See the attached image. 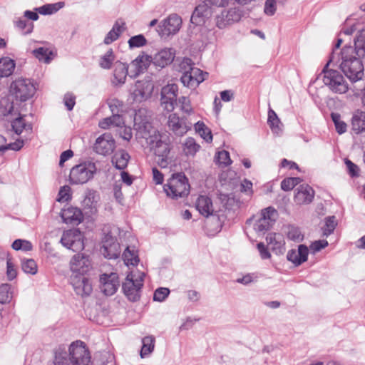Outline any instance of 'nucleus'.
Instances as JSON below:
<instances>
[{"mask_svg":"<svg viewBox=\"0 0 365 365\" xmlns=\"http://www.w3.org/2000/svg\"><path fill=\"white\" fill-rule=\"evenodd\" d=\"M153 148L158 164L161 168H166L168 165V155L170 153L169 145L162 140H158Z\"/></svg>","mask_w":365,"mask_h":365,"instance_id":"nucleus-23","label":"nucleus"},{"mask_svg":"<svg viewBox=\"0 0 365 365\" xmlns=\"http://www.w3.org/2000/svg\"><path fill=\"white\" fill-rule=\"evenodd\" d=\"M61 217L63 222L76 225L80 224L83 219L81 210L73 206L63 208L61 212Z\"/></svg>","mask_w":365,"mask_h":365,"instance_id":"nucleus-22","label":"nucleus"},{"mask_svg":"<svg viewBox=\"0 0 365 365\" xmlns=\"http://www.w3.org/2000/svg\"><path fill=\"white\" fill-rule=\"evenodd\" d=\"M309 254L308 247L304 245H300L298 250H291L287 252V258L295 266H299L307 260Z\"/></svg>","mask_w":365,"mask_h":365,"instance_id":"nucleus-27","label":"nucleus"},{"mask_svg":"<svg viewBox=\"0 0 365 365\" xmlns=\"http://www.w3.org/2000/svg\"><path fill=\"white\" fill-rule=\"evenodd\" d=\"M129 159V154L123 150H120L113 156L112 163L117 169L123 170L127 167Z\"/></svg>","mask_w":365,"mask_h":365,"instance_id":"nucleus-31","label":"nucleus"},{"mask_svg":"<svg viewBox=\"0 0 365 365\" xmlns=\"http://www.w3.org/2000/svg\"><path fill=\"white\" fill-rule=\"evenodd\" d=\"M115 149V141L109 133H105L98 137L93 145L94 151L103 156L110 155Z\"/></svg>","mask_w":365,"mask_h":365,"instance_id":"nucleus-14","label":"nucleus"},{"mask_svg":"<svg viewBox=\"0 0 365 365\" xmlns=\"http://www.w3.org/2000/svg\"><path fill=\"white\" fill-rule=\"evenodd\" d=\"M193 122L187 118H180L177 113H171L168 118L167 125L175 135L182 136L192 127Z\"/></svg>","mask_w":365,"mask_h":365,"instance_id":"nucleus-13","label":"nucleus"},{"mask_svg":"<svg viewBox=\"0 0 365 365\" xmlns=\"http://www.w3.org/2000/svg\"><path fill=\"white\" fill-rule=\"evenodd\" d=\"M70 267L72 274L85 275L91 267V262L88 256L83 254H77L72 257L70 262Z\"/></svg>","mask_w":365,"mask_h":365,"instance_id":"nucleus-21","label":"nucleus"},{"mask_svg":"<svg viewBox=\"0 0 365 365\" xmlns=\"http://www.w3.org/2000/svg\"><path fill=\"white\" fill-rule=\"evenodd\" d=\"M195 206L199 212L205 217H208L214 213L212 200L206 195H200L196 200Z\"/></svg>","mask_w":365,"mask_h":365,"instance_id":"nucleus-29","label":"nucleus"},{"mask_svg":"<svg viewBox=\"0 0 365 365\" xmlns=\"http://www.w3.org/2000/svg\"><path fill=\"white\" fill-rule=\"evenodd\" d=\"M36 88L29 79L19 78L15 80L10 86V92L16 100L24 102L31 98Z\"/></svg>","mask_w":365,"mask_h":365,"instance_id":"nucleus-6","label":"nucleus"},{"mask_svg":"<svg viewBox=\"0 0 365 365\" xmlns=\"http://www.w3.org/2000/svg\"><path fill=\"white\" fill-rule=\"evenodd\" d=\"M163 188L167 195L172 198L182 197L190 192L188 180L182 173L173 174Z\"/></svg>","mask_w":365,"mask_h":365,"instance_id":"nucleus-3","label":"nucleus"},{"mask_svg":"<svg viewBox=\"0 0 365 365\" xmlns=\"http://www.w3.org/2000/svg\"><path fill=\"white\" fill-rule=\"evenodd\" d=\"M211 15V9L209 5L202 2L196 6L191 18L190 21L195 25H201L205 23V19Z\"/></svg>","mask_w":365,"mask_h":365,"instance_id":"nucleus-26","label":"nucleus"},{"mask_svg":"<svg viewBox=\"0 0 365 365\" xmlns=\"http://www.w3.org/2000/svg\"><path fill=\"white\" fill-rule=\"evenodd\" d=\"M17 275V271L11 259L6 260V277L9 280H13Z\"/></svg>","mask_w":365,"mask_h":365,"instance_id":"nucleus-59","label":"nucleus"},{"mask_svg":"<svg viewBox=\"0 0 365 365\" xmlns=\"http://www.w3.org/2000/svg\"><path fill=\"white\" fill-rule=\"evenodd\" d=\"M267 123L273 133L278 134L282 131V124L272 109H269L268 111Z\"/></svg>","mask_w":365,"mask_h":365,"instance_id":"nucleus-37","label":"nucleus"},{"mask_svg":"<svg viewBox=\"0 0 365 365\" xmlns=\"http://www.w3.org/2000/svg\"><path fill=\"white\" fill-rule=\"evenodd\" d=\"M61 4L62 3L46 4L36 9V10L42 15H49L56 12L60 8H61Z\"/></svg>","mask_w":365,"mask_h":365,"instance_id":"nucleus-49","label":"nucleus"},{"mask_svg":"<svg viewBox=\"0 0 365 365\" xmlns=\"http://www.w3.org/2000/svg\"><path fill=\"white\" fill-rule=\"evenodd\" d=\"M72 365H91V356L85 344L81 341L73 342L69 347Z\"/></svg>","mask_w":365,"mask_h":365,"instance_id":"nucleus-7","label":"nucleus"},{"mask_svg":"<svg viewBox=\"0 0 365 365\" xmlns=\"http://www.w3.org/2000/svg\"><path fill=\"white\" fill-rule=\"evenodd\" d=\"M278 213L272 207H268L261 211L259 218L254 224V229L257 232H264L270 229L276 221Z\"/></svg>","mask_w":365,"mask_h":365,"instance_id":"nucleus-12","label":"nucleus"},{"mask_svg":"<svg viewBox=\"0 0 365 365\" xmlns=\"http://www.w3.org/2000/svg\"><path fill=\"white\" fill-rule=\"evenodd\" d=\"M352 129L356 133H361L365 130V113L357 111L351 120Z\"/></svg>","mask_w":365,"mask_h":365,"instance_id":"nucleus-35","label":"nucleus"},{"mask_svg":"<svg viewBox=\"0 0 365 365\" xmlns=\"http://www.w3.org/2000/svg\"><path fill=\"white\" fill-rule=\"evenodd\" d=\"M112 116L103 118L99 122V126L103 129H108L111 125L121 127L124 124L123 116L120 113H112Z\"/></svg>","mask_w":365,"mask_h":365,"instance_id":"nucleus-32","label":"nucleus"},{"mask_svg":"<svg viewBox=\"0 0 365 365\" xmlns=\"http://www.w3.org/2000/svg\"><path fill=\"white\" fill-rule=\"evenodd\" d=\"M15 68V63L9 58H3L0 59V77H7L10 76Z\"/></svg>","mask_w":365,"mask_h":365,"instance_id":"nucleus-36","label":"nucleus"},{"mask_svg":"<svg viewBox=\"0 0 365 365\" xmlns=\"http://www.w3.org/2000/svg\"><path fill=\"white\" fill-rule=\"evenodd\" d=\"M142 348L140 350V357L144 358L150 355L154 350L155 338L153 336H147L142 339Z\"/></svg>","mask_w":365,"mask_h":365,"instance_id":"nucleus-38","label":"nucleus"},{"mask_svg":"<svg viewBox=\"0 0 365 365\" xmlns=\"http://www.w3.org/2000/svg\"><path fill=\"white\" fill-rule=\"evenodd\" d=\"M150 58L151 57L149 56H138L131 62L130 67L134 68L133 76H137L146 69L148 63L150 62Z\"/></svg>","mask_w":365,"mask_h":365,"instance_id":"nucleus-34","label":"nucleus"},{"mask_svg":"<svg viewBox=\"0 0 365 365\" xmlns=\"http://www.w3.org/2000/svg\"><path fill=\"white\" fill-rule=\"evenodd\" d=\"M355 53L361 58H365V31H361L354 40Z\"/></svg>","mask_w":365,"mask_h":365,"instance_id":"nucleus-40","label":"nucleus"},{"mask_svg":"<svg viewBox=\"0 0 365 365\" xmlns=\"http://www.w3.org/2000/svg\"><path fill=\"white\" fill-rule=\"evenodd\" d=\"M208 76V73L194 67L190 71H185L180 78L182 84L188 88H195Z\"/></svg>","mask_w":365,"mask_h":365,"instance_id":"nucleus-16","label":"nucleus"},{"mask_svg":"<svg viewBox=\"0 0 365 365\" xmlns=\"http://www.w3.org/2000/svg\"><path fill=\"white\" fill-rule=\"evenodd\" d=\"M125 23L123 21H117L114 24L112 29L108 33L104 38V43L106 45L110 44L116 41L120 34L125 31Z\"/></svg>","mask_w":365,"mask_h":365,"instance_id":"nucleus-30","label":"nucleus"},{"mask_svg":"<svg viewBox=\"0 0 365 365\" xmlns=\"http://www.w3.org/2000/svg\"><path fill=\"white\" fill-rule=\"evenodd\" d=\"M12 128L16 134H21L25 128L26 124L22 118H16L11 123Z\"/></svg>","mask_w":365,"mask_h":365,"instance_id":"nucleus-60","label":"nucleus"},{"mask_svg":"<svg viewBox=\"0 0 365 365\" xmlns=\"http://www.w3.org/2000/svg\"><path fill=\"white\" fill-rule=\"evenodd\" d=\"M178 103L180 105V110L187 114L190 115L193 113V109L191 106L190 99L185 96H181L178 99Z\"/></svg>","mask_w":365,"mask_h":365,"instance_id":"nucleus-53","label":"nucleus"},{"mask_svg":"<svg viewBox=\"0 0 365 365\" xmlns=\"http://www.w3.org/2000/svg\"><path fill=\"white\" fill-rule=\"evenodd\" d=\"M141 110L135 113L134 117V127L141 138L148 140L152 134L156 133L151 123L146 119H142Z\"/></svg>","mask_w":365,"mask_h":365,"instance_id":"nucleus-20","label":"nucleus"},{"mask_svg":"<svg viewBox=\"0 0 365 365\" xmlns=\"http://www.w3.org/2000/svg\"><path fill=\"white\" fill-rule=\"evenodd\" d=\"M200 149V145L196 143L192 138H187L184 143V151L187 155H194Z\"/></svg>","mask_w":365,"mask_h":365,"instance_id":"nucleus-46","label":"nucleus"},{"mask_svg":"<svg viewBox=\"0 0 365 365\" xmlns=\"http://www.w3.org/2000/svg\"><path fill=\"white\" fill-rule=\"evenodd\" d=\"M97 171L96 164L91 161L73 166L70 171L69 181L73 185H82L92 179Z\"/></svg>","mask_w":365,"mask_h":365,"instance_id":"nucleus-4","label":"nucleus"},{"mask_svg":"<svg viewBox=\"0 0 365 365\" xmlns=\"http://www.w3.org/2000/svg\"><path fill=\"white\" fill-rule=\"evenodd\" d=\"M352 46H344L340 53L332 51L329 62L339 64V68L352 83L361 81L364 76V64Z\"/></svg>","mask_w":365,"mask_h":365,"instance_id":"nucleus-1","label":"nucleus"},{"mask_svg":"<svg viewBox=\"0 0 365 365\" xmlns=\"http://www.w3.org/2000/svg\"><path fill=\"white\" fill-rule=\"evenodd\" d=\"M182 19L177 14H171L163 20L158 26V32L161 36L176 34L182 26Z\"/></svg>","mask_w":365,"mask_h":365,"instance_id":"nucleus-9","label":"nucleus"},{"mask_svg":"<svg viewBox=\"0 0 365 365\" xmlns=\"http://www.w3.org/2000/svg\"><path fill=\"white\" fill-rule=\"evenodd\" d=\"M287 236L289 239L294 241H301L303 240V236L301 234V232L298 228L291 227L287 233Z\"/></svg>","mask_w":365,"mask_h":365,"instance_id":"nucleus-62","label":"nucleus"},{"mask_svg":"<svg viewBox=\"0 0 365 365\" xmlns=\"http://www.w3.org/2000/svg\"><path fill=\"white\" fill-rule=\"evenodd\" d=\"M330 63L329 61L323 69V82L333 92L345 93L349 89L348 83L339 71L327 69Z\"/></svg>","mask_w":365,"mask_h":365,"instance_id":"nucleus-5","label":"nucleus"},{"mask_svg":"<svg viewBox=\"0 0 365 365\" xmlns=\"http://www.w3.org/2000/svg\"><path fill=\"white\" fill-rule=\"evenodd\" d=\"M70 192H71V188L69 186L64 185V186L61 187L58 192L57 200L58 202L68 201L71 198Z\"/></svg>","mask_w":365,"mask_h":365,"instance_id":"nucleus-57","label":"nucleus"},{"mask_svg":"<svg viewBox=\"0 0 365 365\" xmlns=\"http://www.w3.org/2000/svg\"><path fill=\"white\" fill-rule=\"evenodd\" d=\"M264 11L266 14L272 16L276 11L275 1L266 0Z\"/></svg>","mask_w":365,"mask_h":365,"instance_id":"nucleus-63","label":"nucleus"},{"mask_svg":"<svg viewBox=\"0 0 365 365\" xmlns=\"http://www.w3.org/2000/svg\"><path fill=\"white\" fill-rule=\"evenodd\" d=\"M99 281L101 292L107 296L114 294L120 285L118 275L115 272L101 274Z\"/></svg>","mask_w":365,"mask_h":365,"instance_id":"nucleus-18","label":"nucleus"},{"mask_svg":"<svg viewBox=\"0 0 365 365\" xmlns=\"http://www.w3.org/2000/svg\"><path fill=\"white\" fill-rule=\"evenodd\" d=\"M242 11L237 8L223 9L215 16V24L220 29H226L240 21Z\"/></svg>","mask_w":365,"mask_h":365,"instance_id":"nucleus-8","label":"nucleus"},{"mask_svg":"<svg viewBox=\"0 0 365 365\" xmlns=\"http://www.w3.org/2000/svg\"><path fill=\"white\" fill-rule=\"evenodd\" d=\"M195 129L197 133L206 141L211 142L212 140V135L210 130L205 125L203 122L198 121L194 123Z\"/></svg>","mask_w":365,"mask_h":365,"instance_id":"nucleus-41","label":"nucleus"},{"mask_svg":"<svg viewBox=\"0 0 365 365\" xmlns=\"http://www.w3.org/2000/svg\"><path fill=\"white\" fill-rule=\"evenodd\" d=\"M123 257L126 265H136L139 261L134 251H130L129 247H127L123 252Z\"/></svg>","mask_w":365,"mask_h":365,"instance_id":"nucleus-51","label":"nucleus"},{"mask_svg":"<svg viewBox=\"0 0 365 365\" xmlns=\"http://www.w3.org/2000/svg\"><path fill=\"white\" fill-rule=\"evenodd\" d=\"M178 87L175 83L163 86L160 92V106L163 110L172 112L177 102Z\"/></svg>","mask_w":365,"mask_h":365,"instance_id":"nucleus-10","label":"nucleus"},{"mask_svg":"<svg viewBox=\"0 0 365 365\" xmlns=\"http://www.w3.org/2000/svg\"><path fill=\"white\" fill-rule=\"evenodd\" d=\"M336 226V222L334 216L327 217L325 220L324 226L322 228L323 235L324 236H329L334 232Z\"/></svg>","mask_w":365,"mask_h":365,"instance_id":"nucleus-52","label":"nucleus"},{"mask_svg":"<svg viewBox=\"0 0 365 365\" xmlns=\"http://www.w3.org/2000/svg\"><path fill=\"white\" fill-rule=\"evenodd\" d=\"M175 52L172 48H165L156 53L152 58L153 63L160 68L170 64L174 58Z\"/></svg>","mask_w":365,"mask_h":365,"instance_id":"nucleus-24","label":"nucleus"},{"mask_svg":"<svg viewBox=\"0 0 365 365\" xmlns=\"http://www.w3.org/2000/svg\"><path fill=\"white\" fill-rule=\"evenodd\" d=\"M153 84L150 81H138L133 91V100L142 102L150 98L153 91Z\"/></svg>","mask_w":365,"mask_h":365,"instance_id":"nucleus-19","label":"nucleus"},{"mask_svg":"<svg viewBox=\"0 0 365 365\" xmlns=\"http://www.w3.org/2000/svg\"><path fill=\"white\" fill-rule=\"evenodd\" d=\"M266 241L272 247V250L281 252L283 248L284 242L282 236L276 233H269L266 237Z\"/></svg>","mask_w":365,"mask_h":365,"instance_id":"nucleus-39","label":"nucleus"},{"mask_svg":"<svg viewBox=\"0 0 365 365\" xmlns=\"http://www.w3.org/2000/svg\"><path fill=\"white\" fill-rule=\"evenodd\" d=\"M11 247L14 250L31 251L33 249L31 242L26 240L18 239L14 241Z\"/></svg>","mask_w":365,"mask_h":365,"instance_id":"nucleus-48","label":"nucleus"},{"mask_svg":"<svg viewBox=\"0 0 365 365\" xmlns=\"http://www.w3.org/2000/svg\"><path fill=\"white\" fill-rule=\"evenodd\" d=\"M14 22L15 26L18 28L24 35L29 34L33 31V23H28L23 18H18Z\"/></svg>","mask_w":365,"mask_h":365,"instance_id":"nucleus-44","label":"nucleus"},{"mask_svg":"<svg viewBox=\"0 0 365 365\" xmlns=\"http://www.w3.org/2000/svg\"><path fill=\"white\" fill-rule=\"evenodd\" d=\"M71 284L72 285L76 294L82 297L89 296L93 287L90 279L83 274H71Z\"/></svg>","mask_w":365,"mask_h":365,"instance_id":"nucleus-15","label":"nucleus"},{"mask_svg":"<svg viewBox=\"0 0 365 365\" xmlns=\"http://www.w3.org/2000/svg\"><path fill=\"white\" fill-rule=\"evenodd\" d=\"M328 246V242L325 240H317L310 245V250L315 253Z\"/></svg>","mask_w":365,"mask_h":365,"instance_id":"nucleus-61","label":"nucleus"},{"mask_svg":"<svg viewBox=\"0 0 365 365\" xmlns=\"http://www.w3.org/2000/svg\"><path fill=\"white\" fill-rule=\"evenodd\" d=\"M34 56L40 61L49 63L51 60L52 52L47 48L41 47L33 51Z\"/></svg>","mask_w":365,"mask_h":365,"instance_id":"nucleus-43","label":"nucleus"},{"mask_svg":"<svg viewBox=\"0 0 365 365\" xmlns=\"http://www.w3.org/2000/svg\"><path fill=\"white\" fill-rule=\"evenodd\" d=\"M300 182L301 179L299 178H287L282 181L281 188L284 191H290Z\"/></svg>","mask_w":365,"mask_h":365,"instance_id":"nucleus-50","label":"nucleus"},{"mask_svg":"<svg viewBox=\"0 0 365 365\" xmlns=\"http://www.w3.org/2000/svg\"><path fill=\"white\" fill-rule=\"evenodd\" d=\"M108 105L112 113H120L123 110V103L117 98L108 100Z\"/></svg>","mask_w":365,"mask_h":365,"instance_id":"nucleus-55","label":"nucleus"},{"mask_svg":"<svg viewBox=\"0 0 365 365\" xmlns=\"http://www.w3.org/2000/svg\"><path fill=\"white\" fill-rule=\"evenodd\" d=\"M314 197V190L309 185L304 184L297 188L294 195V202L298 205L309 204L312 202Z\"/></svg>","mask_w":365,"mask_h":365,"instance_id":"nucleus-25","label":"nucleus"},{"mask_svg":"<svg viewBox=\"0 0 365 365\" xmlns=\"http://www.w3.org/2000/svg\"><path fill=\"white\" fill-rule=\"evenodd\" d=\"M61 242L64 247L73 252H78L84 248L83 235L76 229L65 231L61 237Z\"/></svg>","mask_w":365,"mask_h":365,"instance_id":"nucleus-11","label":"nucleus"},{"mask_svg":"<svg viewBox=\"0 0 365 365\" xmlns=\"http://www.w3.org/2000/svg\"><path fill=\"white\" fill-rule=\"evenodd\" d=\"M115 59L112 49H109L99 60V66L103 69H110Z\"/></svg>","mask_w":365,"mask_h":365,"instance_id":"nucleus-42","label":"nucleus"},{"mask_svg":"<svg viewBox=\"0 0 365 365\" xmlns=\"http://www.w3.org/2000/svg\"><path fill=\"white\" fill-rule=\"evenodd\" d=\"M98 195L94 191H89L86 195L83 203L85 207H88L89 209L88 214L91 215H96L97 213V204L98 201Z\"/></svg>","mask_w":365,"mask_h":365,"instance_id":"nucleus-33","label":"nucleus"},{"mask_svg":"<svg viewBox=\"0 0 365 365\" xmlns=\"http://www.w3.org/2000/svg\"><path fill=\"white\" fill-rule=\"evenodd\" d=\"M101 253L108 259H116L120 256V248L116 239L111 235L106 234L102 240Z\"/></svg>","mask_w":365,"mask_h":365,"instance_id":"nucleus-17","label":"nucleus"},{"mask_svg":"<svg viewBox=\"0 0 365 365\" xmlns=\"http://www.w3.org/2000/svg\"><path fill=\"white\" fill-rule=\"evenodd\" d=\"M170 294V290L165 287H160L157 289L153 295V300L157 302H163Z\"/></svg>","mask_w":365,"mask_h":365,"instance_id":"nucleus-56","label":"nucleus"},{"mask_svg":"<svg viewBox=\"0 0 365 365\" xmlns=\"http://www.w3.org/2000/svg\"><path fill=\"white\" fill-rule=\"evenodd\" d=\"M128 66L126 63L120 61L114 63L113 78L112 83L114 86H122L125 83L126 77L128 73Z\"/></svg>","mask_w":365,"mask_h":365,"instance_id":"nucleus-28","label":"nucleus"},{"mask_svg":"<svg viewBox=\"0 0 365 365\" xmlns=\"http://www.w3.org/2000/svg\"><path fill=\"white\" fill-rule=\"evenodd\" d=\"M217 160L219 164H222L225 166L231 164L230 153L226 150H222L217 153Z\"/></svg>","mask_w":365,"mask_h":365,"instance_id":"nucleus-58","label":"nucleus"},{"mask_svg":"<svg viewBox=\"0 0 365 365\" xmlns=\"http://www.w3.org/2000/svg\"><path fill=\"white\" fill-rule=\"evenodd\" d=\"M345 164L347 167L349 173L351 176H357L359 175V168L356 165H355L354 163H352L350 160L346 159L345 160Z\"/></svg>","mask_w":365,"mask_h":365,"instance_id":"nucleus-64","label":"nucleus"},{"mask_svg":"<svg viewBox=\"0 0 365 365\" xmlns=\"http://www.w3.org/2000/svg\"><path fill=\"white\" fill-rule=\"evenodd\" d=\"M12 298L11 285L9 284H2L0 286V303L6 304L9 302Z\"/></svg>","mask_w":365,"mask_h":365,"instance_id":"nucleus-47","label":"nucleus"},{"mask_svg":"<svg viewBox=\"0 0 365 365\" xmlns=\"http://www.w3.org/2000/svg\"><path fill=\"white\" fill-rule=\"evenodd\" d=\"M145 274L140 272H129L122 284V289L126 298L133 302L140 298V293L143 286Z\"/></svg>","mask_w":365,"mask_h":365,"instance_id":"nucleus-2","label":"nucleus"},{"mask_svg":"<svg viewBox=\"0 0 365 365\" xmlns=\"http://www.w3.org/2000/svg\"><path fill=\"white\" fill-rule=\"evenodd\" d=\"M21 269L25 273L36 274L38 271V266L33 259H21Z\"/></svg>","mask_w":365,"mask_h":365,"instance_id":"nucleus-45","label":"nucleus"},{"mask_svg":"<svg viewBox=\"0 0 365 365\" xmlns=\"http://www.w3.org/2000/svg\"><path fill=\"white\" fill-rule=\"evenodd\" d=\"M147 41L143 35H136L131 37L128 41V44L130 48H138L145 45Z\"/></svg>","mask_w":365,"mask_h":365,"instance_id":"nucleus-54","label":"nucleus"}]
</instances>
